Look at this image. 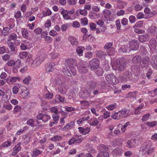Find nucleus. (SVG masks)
<instances>
[{
    "label": "nucleus",
    "instance_id": "nucleus-27",
    "mask_svg": "<svg viewBox=\"0 0 157 157\" xmlns=\"http://www.w3.org/2000/svg\"><path fill=\"white\" fill-rule=\"evenodd\" d=\"M41 105L44 110H46L48 107L49 104L46 101L42 100L41 101Z\"/></svg>",
    "mask_w": 157,
    "mask_h": 157
},
{
    "label": "nucleus",
    "instance_id": "nucleus-29",
    "mask_svg": "<svg viewBox=\"0 0 157 157\" xmlns=\"http://www.w3.org/2000/svg\"><path fill=\"white\" fill-rule=\"evenodd\" d=\"M87 84L90 88L89 89H91L92 90L94 89L96 86V83L93 81H91L89 82Z\"/></svg>",
    "mask_w": 157,
    "mask_h": 157
},
{
    "label": "nucleus",
    "instance_id": "nucleus-61",
    "mask_svg": "<svg viewBox=\"0 0 157 157\" xmlns=\"http://www.w3.org/2000/svg\"><path fill=\"white\" fill-rule=\"evenodd\" d=\"M112 42H109L107 43L105 45L104 48L105 49H109L110 48L111 46L113 45Z\"/></svg>",
    "mask_w": 157,
    "mask_h": 157
},
{
    "label": "nucleus",
    "instance_id": "nucleus-49",
    "mask_svg": "<svg viewBox=\"0 0 157 157\" xmlns=\"http://www.w3.org/2000/svg\"><path fill=\"white\" fill-rule=\"evenodd\" d=\"M137 93L136 91H135L132 92L128 93L126 95L128 98H134L136 97V94Z\"/></svg>",
    "mask_w": 157,
    "mask_h": 157
},
{
    "label": "nucleus",
    "instance_id": "nucleus-28",
    "mask_svg": "<svg viewBox=\"0 0 157 157\" xmlns=\"http://www.w3.org/2000/svg\"><path fill=\"white\" fill-rule=\"evenodd\" d=\"M97 157H109V154L107 151H102L98 154Z\"/></svg>",
    "mask_w": 157,
    "mask_h": 157
},
{
    "label": "nucleus",
    "instance_id": "nucleus-55",
    "mask_svg": "<svg viewBox=\"0 0 157 157\" xmlns=\"http://www.w3.org/2000/svg\"><path fill=\"white\" fill-rule=\"evenodd\" d=\"M144 12L145 13L149 14L150 15H154L155 13L152 11L148 7H146L144 10Z\"/></svg>",
    "mask_w": 157,
    "mask_h": 157
},
{
    "label": "nucleus",
    "instance_id": "nucleus-20",
    "mask_svg": "<svg viewBox=\"0 0 157 157\" xmlns=\"http://www.w3.org/2000/svg\"><path fill=\"white\" fill-rule=\"evenodd\" d=\"M132 71L134 73H137V75H139V73L140 71V68L138 65H134L132 66L131 68Z\"/></svg>",
    "mask_w": 157,
    "mask_h": 157
},
{
    "label": "nucleus",
    "instance_id": "nucleus-22",
    "mask_svg": "<svg viewBox=\"0 0 157 157\" xmlns=\"http://www.w3.org/2000/svg\"><path fill=\"white\" fill-rule=\"evenodd\" d=\"M89 124L92 126H95L98 124L99 122L95 118H91L89 121Z\"/></svg>",
    "mask_w": 157,
    "mask_h": 157
},
{
    "label": "nucleus",
    "instance_id": "nucleus-47",
    "mask_svg": "<svg viewBox=\"0 0 157 157\" xmlns=\"http://www.w3.org/2000/svg\"><path fill=\"white\" fill-rule=\"evenodd\" d=\"M150 116V114L149 113H147L143 116L142 118L141 119V120L143 122H145L147 121Z\"/></svg>",
    "mask_w": 157,
    "mask_h": 157
},
{
    "label": "nucleus",
    "instance_id": "nucleus-31",
    "mask_svg": "<svg viewBox=\"0 0 157 157\" xmlns=\"http://www.w3.org/2000/svg\"><path fill=\"white\" fill-rule=\"evenodd\" d=\"M106 55L105 52L101 50L97 51L96 53V56L99 58H104Z\"/></svg>",
    "mask_w": 157,
    "mask_h": 157
},
{
    "label": "nucleus",
    "instance_id": "nucleus-18",
    "mask_svg": "<svg viewBox=\"0 0 157 157\" xmlns=\"http://www.w3.org/2000/svg\"><path fill=\"white\" fill-rule=\"evenodd\" d=\"M78 129L79 132L84 135L87 134L90 131V129L89 128H83L82 127H79Z\"/></svg>",
    "mask_w": 157,
    "mask_h": 157
},
{
    "label": "nucleus",
    "instance_id": "nucleus-50",
    "mask_svg": "<svg viewBox=\"0 0 157 157\" xmlns=\"http://www.w3.org/2000/svg\"><path fill=\"white\" fill-rule=\"evenodd\" d=\"M57 99H58L60 102H62L64 101L65 98L60 95L57 94L56 96L55 100H56Z\"/></svg>",
    "mask_w": 157,
    "mask_h": 157
},
{
    "label": "nucleus",
    "instance_id": "nucleus-39",
    "mask_svg": "<svg viewBox=\"0 0 157 157\" xmlns=\"http://www.w3.org/2000/svg\"><path fill=\"white\" fill-rule=\"evenodd\" d=\"M10 32V27H6L4 28L2 31V34L3 35H6Z\"/></svg>",
    "mask_w": 157,
    "mask_h": 157
},
{
    "label": "nucleus",
    "instance_id": "nucleus-40",
    "mask_svg": "<svg viewBox=\"0 0 157 157\" xmlns=\"http://www.w3.org/2000/svg\"><path fill=\"white\" fill-rule=\"evenodd\" d=\"M51 118L50 116L46 113L43 114L42 117V121L45 123L48 121Z\"/></svg>",
    "mask_w": 157,
    "mask_h": 157
},
{
    "label": "nucleus",
    "instance_id": "nucleus-53",
    "mask_svg": "<svg viewBox=\"0 0 157 157\" xmlns=\"http://www.w3.org/2000/svg\"><path fill=\"white\" fill-rule=\"evenodd\" d=\"M6 64L8 66L13 67L15 65L16 62L13 60L11 59L7 62Z\"/></svg>",
    "mask_w": 157,
    "mask_h": 157
},
{
    "label": "nucleus",
    "instance_id": "nucleus-26",
    "mask_svg": "<svg viewBox=\"0 0 157 157\" xmlns=\"http://www.w3.org/2000/svg\"><path fill=\"white\" fill-rule=\"evenodd\" d=\"M42 151L40 150L37 149H34L33 150L32 156L33 157H36L42 153Z\"/></svg>",
    "mask_w": 157,
    "mask_h": 157
},
{
    "label": "nucleus",
    "instance_id": "nucleus-10",
    "mask_svg": "<svg viewBox=\"0 0 157 157\" xmlns=\"http://www.w3.org/2000/svg\"><path fill=\"white\" fill-rule=\"evenodd\" d=\"M139 46V44L137 40H132L129 43V49L132 50H137Z\"/></svg>",
    "mask_w": 157,
    "mask_h": 157
},
{
    "label": "nucleus",
    "instance_id": "nucleus-23",
    "mask_svg": "<svg viewBox=\"0 0 157 157\" xmlns=\"http://www.w3.org/2000/svg\"><path fill=\"white\" fill-rule=\"evenodd\" d=\"M21 32L23 37L29 40L30 38L29 37V33L28 30L26 29H22Z\"/></svg>",
    "mask_w": 157,
    "mask_h": 157
},
{
    "label": "nucleus",
    "instance_id": "nucleus-6",
    "mask_svg": "<svg viewBox=\"0 0 157 157\" xmlns=\"http://www.w3.org/2000/svg\"><path fill=\"white\" fill-rule=\"evenodd\" d=\"M89 69V65L87 62H84L80 63L78 67V70L81 73L87 72Z\"/></svg>",
    "mask_w": 157,
    "mask_h": 157
},
{
    "label": "nucleus",
    "instance_id": "nucleus-9",
    "mask_svg": "<svg viewBox=\"0 0 157 157\" xmlns=\"http://www.w3.org/2000/svg\"><path fill=\"white\" fill-rule=\"evenodd\" d=\"M44 58L42 56L37 57L32 63L33 67H37L44 60Z\"/></svg>",
    "mask_w": 157,
    "mask_h": 157
},
{
    "label": "nucleus",
    "instance_id": "nucleus-34",
    "mask_svg": "<svg viewBox=\"0 0 157 157\" xmlns=\"http://www.w3.org/2000/svg\"><path fill=\"white\" fill-rule=\"evenodd\" d=\"M98 149L100 151V152L102 151H107L109 150L108 147L103 144H101L99 145L98 147Z\"/></svg>",
    "mask_w": 157,
    "mask_h": 157
},
{
    "label": "nucleus",
    "instance_id": "nucleus-59",
    "mask_svg": "<svg viewBox=\"0 0 157 157\" xmlns=\"http://www.w3.org/2000/svg\"><path fill=\"white\" fill-rule=\"evenodd\" d=\"M21 143H19L16 145L14 147L13 150H15L17 152H18L21 149Z\"/></svg>",
    "mask_w": 157,
    "mask_h": 157
},
{
    "label": "nucleus",
    "instance_id": "nucleus-5",
    "mask_svg": "<svg viewBox=\"0 0 157 157\" xmlns=\"http://www.w3.org/2000/svg\"><path fill=\"white\" fill-rule=\"evenodd\" d=\"M105 78L108 82L111 84L115 85L119 82V80L115 75L112 73L106 75Z\"/></svg>",
    "mask_w": 157,
    "mask_h": 157
},
{
    "label": "nucleus",
    "instance_id": "nucleus-35",
    "mask_svg": "<svg viewBox=\"0 0 157 157\" xmlns=\"http://www.w3.org/2000/svg\"><path fill=\"white\" fill-rule=\"evenodd\" d=\"M27 124L32 127H35L36 125L35 124V121L33 119H29L27 121Z\"/></svg>",
    "mask_w": 157,
    "mask_h": 157
},
{
    "label": "nucleus",
    "instance_id": "nucleus-8",
    "mask_svg": "<svg viewBox=\"0 0 157 157\" xmlns=\"http://www.w3.org/2000/svg\"><path fill=\"white\" fill-rule=\"evenodd\" d=\"M92 91L90 89H86L84 91L81 92L79 94L80 97L83 99L88 98L90 97H92L94 96L92 94Z\"/></svg>",
    "mask_w": 157,
    "mask_h": 157
},
{
    "label": "nucleus",
    "instance_id": "nucleus-30",
    "mask_svg": "<svg viewBox=\"0 0 157 157\" xmlns=\"http://www.w3.org/2000/svg\"><path fill=\"white\" fill-rule=\"evenodd\" d=\"M85 48L84 47L80 46L78 47L76 50V52L78 54L79 56H82V54L83 53V51Z\"/></svg>",
    "mask_w": 157,
    "mask_h": 157
},
{
    "label": "nucleus",
    "instance_id": "nucleus-4",
    "mask_svg": "<svg viewBox=\"0 0 157 157\" xmlns=\"http://www.w3.org/2000/svg\"><path fill=\"white\" fill-rule=\"evenodd\" d=\"M128 113V110L124 109L118 112L112 114L111 117L114 119L119 120L124 118V116Z\"/></svg>",
    "mask_w": 157,
    "mask_h": 157
},
{
    "label": "nucleus",
    "instance_id": "nucleus-64",
    "mask_svg": "<svg viewBox=\"0 0 157 157\" xmlns=\"http://www.w3.org/2000/svg\"><path fill=\"white\" fill-rule=\"evenodd\" d=\"M129 21L131 23H134L136 21V18L133 15H131L129 17Z\"/></svg>",
    "mask_w": 157,
    "mask_h": 157
},
{
    "label": "nucleus",
    "instance_id": "nucleus-38",
    "mask_svg": "<svg viewBox=\"0 0 157 157\" xmlns=\"http://www.w3.org/2000/svg\"><path fill=\"white\" fill-rule=\"evenodd\" d=\"M143 25V21H140L137 22L135 25L133 26V28H140L142 27Z\"/></svg>",
    "mask_w": 157,
    "mask_h": 157
},
{
    "label": "nucleus",
    "instance_id": "nucleus-21",
    "mask_svg": "<svg viewBox=\"0 0 157 157\" xmlns=\"http://www.w3.org/2000/svg\"><path fill=\"white\" fill-rule=\"evenodd\" d=\"M120 52H129L131 51L129 48L127 46H124L119 49Z\"/></svg>",
    "mask_w": 157,
    "mask_h": 157
},
{
    "label": "nucleus",
    "instance_id": "nucleus-7",
    "mask_svg": "<svg viewBox=\"0 0 157 157\" xmlns=\"http://www.w3.org/2000/svg\"><path fill=\"white\" fill-rule=\"evenodd\" d=\"M99 61L96 58L93 59L89 63L90 69L94 71L99 66Z\"/></svg>",
    "mask_w": 157,
    "mask_h": 157
},
{
    "label": "nucleus",
    "instance_id": "nucleus-41",
    "mask_svg": "<svg viewBox=\"0 0 157 157\" xmlns=\"http://www.w3.org/2000/svg\"><path fill=\"white\" fill-rule=\"evenodd\" d=\"M28 53L26 52H21L19 55V57L21 59H23L26 58L28 56Z\"/></svg>",
    "mask_w": 157,
    "mask_h": 157
},
{
    "label": "nucleus",
    "instance_id": "nucleus-32",
    "mask_svg": "<svg viewBox=\"0 0 157 157\" xmlns=\"http://www.w3.org/2000/svg\"><path fill=\"white\" fill-rule=\"evenodd\" d=\"M141 57L138 55L135 56L132 59V62L134 63H137L140 62Z\"/></svg>",
    "mask_w": 157,
    "mask_h": 157
},
{
    "label": "nucleus",
    "instance_id": "nucleus-60",
    "mask_svg": "<svg viewBox=\"0 0 157 157\" xmlns=\"http://www.w3.org/2000/svg\"><path fill=\"white\" fill-rule=\"evenodd\" d=\"M10 58V55L8 54L4 55L2 57L3 60L5 61H7L9 60Z\"/></svg>",
    "mask_w": 157,
    "mask_h": 157
},
{
    "label": "nucleus",
    "instance_id": "nucleus-62",
    "mask_svg": "<svg viewBox=\"0 0 157 157\" xmlns=\"http://www.w3.org/2000/svg\"><path fill=\"white\" fill-rule=\"evenodd\" d=\"M79 11L80 14L84 16H86L88 13V12L86 10L84 9L82 10L79 9Z\"/></svg>",
    "mask_w": 157,
    "mask_h": 157
},
{
    "label": "nucleus",
    "instance_id": "nucleus-33",
    "mask_svg": "<svg viewBox=\"0 0 157 157\" xmlns=\"http://www.w3.org/2000/svg\"><path fill=\"white\" fill-rule=\"evenodd\" d=\"M55 65V64L53 62H51L48 65L46 68V70L47 71L51 72L53 70V67Z\"/></svg>",
    "mask_w": 157,
    "mask_h": 157
},
{
    "label": "nucleus",
    "instance_id": "nucleus-11",
    "mask_svg": "<svg viewBox=\"0 0 157 157\" xmlns=\"http://www.w3.org/2000/svg\"><path fill=\"white\" fill-rule=\"evenodd\" d=\"M149 47L151 50H154L156 49L157 43L155 39H151L149 41Z\"/></svg>",
    "mask_w": 157,
    "mask_h": 157
},
{
    "label": "nucleus",
    "instance_id": "nucleus-37",
    "mask_svg": "<svg viewBox=\"0 0 157 157\" xmlns=\"http://www.w3.org/2000/svg\"><path fill=\"white\" fill-rule=\"evenodd\" d=\"M117 107V105L116 103H114L109 105L106 107V108L109 110H112Z\"/></svg>",
    "mask_w": 157,
    "mask_h": 157
},
{
    "label": "nucleus",
    "instance_id": "nucleus-14",
    "mask_svg": "<svg viewBox=\"0 0 157 157\" xmlns=\"http://www.w3.org/2000/svg\"><path fill=\"white\" fill-rule=\"evenodd\" d=\"M61 13L63 15V18L65 20H72L74 19L73 17H71V15L67 13V10H63L61 11Z\"/></svg>",
    "mask_w": 157,
    "mask_h": 157
},
{
    "label": "nucleus",
    "instance_id": "nucleus-17",
    "mask_svg": "<svg viewBox=\"0 0 157 157\" xmlns=\"http://www.w3.org/2000/svg\"><path fill=\"white\" fill-rule=\"evenodd\" d=\"M74 124V122L73 121H71L69 124L64 126L63 128V130L64 131H66L67 130L70 129L73 127Z\"/></svg>",
    "mask_w": 157,
    "mask_h": 157
},
{
    "label": "nucleus",
    "instance_id": "nucleus-24",
    "mask_svg": "<svg viewBox=\"0 0 157 157\" xmlns=\"http://www.w3.org/2000/svg\"><path fill=\"white\" fill-rule=\"evenodd\" d=\"M94 71H95V72L98 76H101L104 73L103 69L99 67L97 68Z\"/></svg>",
    "mask_w": 157,
    "mask_h": 157
},
{
    "label": "nucleus",
    "instance_id": "nucleus-44",
    "mask_svg": "<svg viewBox=\"0 0 157 157\" xmlns=\"http://www.w3.org/2000/svg\"><path fill=\"white\" fill-rule=\"evenodd\" d=\"M157 29V28L154 26H152L149 29V32L151 33L152 35H154Z\"/></svg>",
    "mask_w": 157,
    "mask_h": 157
},
{
    "label": "nucleus",
    "instance_id": "nucleus-25",
    "mask_svg": "<svg viewBox=\"0 0 157 157\" xmlns=\"http://www.w3.org/2000/svg\"><path fill=\"white\" fill-rule=\"evenodd\" d=\"M20 78L17 77H13L10 78H7L6 79V82L8 83L16 82L17 80L19 81Z\"/></svg>",
    "mask_w": 157,
    "mask_h": 157
},
{
    "label": "nucleus",
    "instance_id": "nucleus-51",
    "mask_svg": "<svg viewBox=\"0 0 157 157\" xmlns=\"http://www.w3.org/2000/svg\"><path fill=\"white\" fill-rule=\"evenodd\" d=\"M146 124L148 126L150 127H153L157 125V122L155 121L147 122Z\"/></svg>",
    "mask_w": 157,
    "mask_h": 157
},
{
    "label": "nucleus",
    "instance_id": "nucleus-46",
    "mask_svg": "<svg viewBox=\"0 0 157 157\" xmlns=\"http://www.w3.org/2000/svg\"><path fill=\"white\" fill-rule=\"evenodd\" d=\"M16 63L18 65L15 67L13 70V71L15 72H16L17 69L20 68V66H19V65H21V60L20 59H18L16 60Z\"/></svg>",
    "mask_w": 157,
    "mask_h": 157
},
{
    "label": "nucleus",
    "instance_id": "nucleus-57",
    "mask_svg": "<svg viewBox=\"0 0 157 157\" xmlns=\"http://www.w3.org/2000/svg\"><path fill=\"white\" fill-rule=\"evenodd\" d=\"M107 53L110 55H112L114 54L115 53L114 48L113 47L107 50Z\"/></svg>",
    "mask_w": 157,
    "mask_h": 157
},
{
    "label": "nucleus",
    "instance_id": "nucleus-1",
    "mask_svg": "<svg viewBox=\"0 0 157 157\" xmlns=\"http://www.w3.org/2000/svg\"><path fill=\"white\" fill-rule=\"evenodd\" d=\"M152 143L150 140L144 142L141 146L140 151L143 155L151 154L155 151L154 148L152 147Z\"/></svg>",
    "mask_w": 157,
    "mask_h": 157
},
{
    "label": "nucleus",
    "instance_id": "nucleus-56",
    "mask_svg": "<svg viewBox=\"0 0 157 157\" xmlns=\"http://www.w3.org/2000/svg\"><path fill=\"white\" fill-rule=\"evenodd\" d=\"M11 144V143L10 141H6L3 143L2 144V145L1 146H2V148L3 147H8L10 146Z\"/></svg>",
    "mask_w": 157,
    "mask_h": 157
},
{
    "label": "nucleus",
    "instance_id": "nucleus-43",
    "mask_svg": "<svg viewBox=\"0 0 157 157\" xmlns=\"http://www.w3.org/2000/svg\"><path fill=\"white\" fill-rule=\"evenodd\" d=\"M62 137L59 135H56L51 138V140L54 142H57L61 140Z\"/></svg>",
    "mask_w": 157,
    "mask_h": 157
},
{
    "label": "nucleus",
    "instance_id": "nucleus-42",
    "mask_svg": "<svg viewBox=\"0 0 157 157\" xmlns=\"http://www.w3.org/2000/svg\"><path fill=\"white\" fill-rule=\"evenodd\" d=\"M24 142L26 144L29 143L31 137L30 135H29L26 134L25 135L24 137Z\"/></svg>",
    "mask_w": 157,
    "mask_h": 157
},
{
    "label": "nucleus",
    "instance_id": "nucleus-15",
    "mask_svg": "<svg viewBox=\"0 0 157 157\" xmlns=\"http://www.w3.org/2000/svg\"><path fill=\"white\" fill-rule=\"evenodd\" d=\"M136 144L135 139H133L127 141L126 146L129 148H132L135 147Z\"/></svg>",
    "mask_w": 157,
    "mask_h": 157
},
{
    "label": "nucleus",
    "instance_id": "nucleus-45",
    "mask_svg": "<svg viewBox=\"0 0 157 157\" xmlns=\"http://www.w3.org/2000/svg\"><path fill=\"white\" fill-rule=\"evenodd\" d=\"M113 152L117 155H120L122 153V149L120 148H117L113 150Z\"/></svg>",
    "mask_w": 157,
    "mask_h": 157
},
{
    "label": "nucleus",
    "instance_id": "nucleus-63",
    "mask_svg": "<svg viewBox=\"0 0 157 157\" xmlns=\"http://www.w3.org/2000/svg\"><path fill=\"white\" fill-rule=\"evenodd\" d=\"M121 22L122 25H126L128 24V20L126 18H123L121 20Z\"/></svg>",
    "mask_w": 157,
    "mask_h": 157
},
{
    "label": "nucleus",
    "instance_id": "nucleus-52",
    "mask_svg": "<svg viewBox=\"0 0 157 157\" xmlns=\"http://www.w3.org/2000/svg\"><path fill=\"white\" fill-rule=\"evenodd\" d=\"M43 17H45L47 16L50 15L52 13L51 10L49 9L45 11H43Z\"/></svg>",
    "mask_w": 157,
    "mask_h": 157
},
{
    "label": "nucleus",
    "instance_id": "nucleus-12",
    "mask_svg": "<svg viewBox=\"0 0 157 157\" xmlns=\"http://www.w3.org/2000/svg\"><path fill=\"white\" fill-rule=\"evenodd\" d=\"M149 39V35L147 33L140 35L138 38L139 40L141 42H146L148 41Z\"/></svg>",
    "mask_w": 157,
    "mask_h": 157
},
{
    "label": "nucleus",
    "instance_id": "nucleus-16",
    "mask_svg": "<svg viewBox=\"0 0 157 157\" xmlns=\"http://www.w3.org/2000/svg\"><path fill=\"white\" fill-rule=\"evenodd\" d=\"M151 64L154 68L157 67V56H153L152 57L151 61Z\"/></svg>",
    "mask_w": 157,
    "mask_h": 157
},
{
    "label": "nucleus",
    "instance_id": "nucleus-2",
    "mask_svg": "<svg viewBox=\"0 0 157 157\" xmlns=\"http://www.w3.org/2000/svg\"><path fill=\"white\" fill-rule=\"evenodd\" d=\"M65 64L66 66H67L71 71L72 73V75H75L76 74V70L74 68V67L77 65L76 61L72 58H69L65 60Z\"/></svg>",
    "mask_w": 157,
    "mask_h": 157
},
{
    "label": "nucleus",
    "instance_id": "nucleus-48",
    "mask_svg": "<svg viewBox=\"0 0 157 157\" xmlns=\"http://www.w3.org/2000/svg\"><path fill=\"white\" fill-rule=\"evenodd\" d=\"M142 63L144 64V67H147L149 64V61L145 58H143Z\"/></svg>",
    "mask_w": 157,
    "mask_h": 157
},
{
    "label": "nucleus",
    "instance_id": "nucleus-54",
    "mask_svg": "<svg viewBox=\"0 0 157 157\" xmlns=\"http://www.w3.org/2000/svg\"><path fill=\"white\" fill-rule=\"evenodd\" d=\"M17 36L16 34L13 33L10 35L9 38V40H15L17 38Z\"/></svg>",
    "mask_w": 157,
    "mask_h": 157
},
{
    "label": "nucleus",
    "instance_id": "nucleus-19",
    "mask_svg": "<svg viewBox=\"0 0 157 157\" xmlns=\"http://www.w3.org/2000/svg\"><path fill=\"white\" fill-rule=\"evenodd\" d=\"M124 77L126 80H131L132 79V75L130 71H127L124 75Z\"/></svg>",
    "mask_w": 157,
    "mask_h": 157
},
{
    "label": "nucleus",
    "instance_id": "nucleus-36",
    "mask_svg": "<svg viewBox=\"0 0 157 157\" xmlns=\"http://www.w3.org/2000/svg\"><path fill=\"white\" fill-rule=\"evenodd\" d=\"M63 72L64 74L67 75L68 76L71 77L72 75V73L70 69L69 70L67 68H64L63 70Z\"/></svg>",
    "mask_w": 157,
    "mask_h": 157
},
{
    "label": "nucleus",
    "instance_id": "nucleus-3",
    "mask_svg": "<svg viewBox=\"0 0 157 157\" xmlns=\"http://www.w3.org/2000/svg\"><path fill=\"white\" fill-rule=\"evenodd\" d=\"M117 69L120 71H122L124 70L126 68V63L125 60L123 58L118 59L115 64Z\"/></svg>",
    "mask_w": 157,
    "mask_h": 157
},
{
    "label": "nucleus",
    "instance_id": "nucleus-58",
    "mask_svg": "<svg viewBox=\"0 0 157 157\" xmlns=\"http://www.w3.org/2000/svg\"><path fill=\"white\" fill-rule=\"evenodd\" d=\"M53 96V94L49 92L48 91V93L45 94V98L46 99H51Z\"/></svg>",
    "mask_w": 157,
    "mask_h": 157
},
{
    "label": "nucleus",
    "instance_id": "nucleus-13",
    "mask_svg": "<svg viewBox=\"0 0 157 157\" xmlns=\"http://www.w3.org/2000/svg\"><path fill=\"white\" fill-rule=\"evenodd\" d=\"M68 40L73 47H76L78 45V41L74 37L71 36H69Z\"/></svg>",
    "mask_w": 157,
    "mask_h": 157
}]
</instances>
